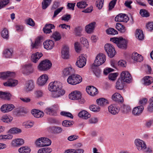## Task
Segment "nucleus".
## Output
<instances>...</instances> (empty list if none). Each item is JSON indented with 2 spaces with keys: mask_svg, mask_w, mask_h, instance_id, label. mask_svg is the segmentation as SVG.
I'll return each instance as SVG.
<instances>
[{
  "mask_svg": "<svg viewBox=\"0 0 153 153\" xmlns=\"http://www.w3.org/2000/svg\"><path fill=\"white\" fill-rule=\"evenodd\" d=\"M67 81L69 84L74 85L80 83L82 81V78L79 75L71 74L69 76Z\"/></svg>",
  "mask_w": 153,
  "mask_h": 153,
  "instance_id": "obj_1",
  "label": "nucleus"
},
{
  "mask_svg": "<svg viewBox=\"0 0 153 153\" xmlns=\"http://www.w3.org/2000/svg\"><path fill=\"white\" fill-rule=\"evenodd\" d=\"M110 41L115 43L119 48L125 49L127 48V42L123 38H110Z\"/></svg>",
  "mask_w": 153,
  "mask_h": 153,
  "instance_id": "obj_2",
  "label": "nucleus"
},
{
  "mask_svg": "<svg viewBox=\"0 0 153 153\" xmlns=\"http://www.w3.org/2000/svg\"><path fill=\"white\" fill-rule=\"evenodd\" d=\"M69 97L71 100H77L80 103H83L85 102V100L81 96L80 92L78 91H75L72 92L69 94Z\"/></svg>",
  "mask_w": 153,
  "mask_h": 153,
  "instance_id": "obj_3",
  "label": "nucleus"
},
{
  "mask_svg": "<svg viewBox=\"0 0 153 153\" xmlns=\"http://www.w3.org/2000/svg\"><path fill=\"white\" fill-rule=\"evenodd\" d=\"M51 143V140L46 137H40L37 140L36 144L39 147H42L44 146H48Z\"/></svg>",
  "mask_w": 153,
  "mask_h": 153,
  "instance_id": "obj_4",
  "label": "nucleus"
},
{
  "mask_svg": "<svg viewBox=\"0 0 153 153\" xmlns=\"http://www.w3.org/2000/svg\"><path fill=\"white\" fill-rule=\"evenodd\" d=\"M52 65L51 62L48 60L42 61L38 66V69L41 71H47L49 69Z\"/></svg>",
  "mask_w": 153,
  "mask_h": 153,
  "instance_id": "obj_5",
  "label": "nucleus"
},
{
  "mask_svg": "<svg viewBox=\"0 0 153 153\" xmlns=\"http://www.w3.org/2000/svg\"><path fill=\"white\" fill-rule=\"evenodd\" d=\"M106 60L105 56L103 53H100L96 57L94 64V66L97 67L103 64Z\"/></svg>",
  "mask_w": 153,
  "mask_h": 153,
  "instance_id": "obj_6",
  "label": "nucleus"
},
{
  "mask_svg": "<svg viewBox=\"0 0 153 153\" xmlns=\"http://www.w3.org/2000/svg\"><path fill=\"white\" fill-rule=\"evenodd\" d=\"M22 73L26 75L32 73L33 71V67L31 63H28L23 65L21 68Z\"/></svg>",
  "mask_w": 153,
  "mask_h": 153,
  "instance_id": "obj_7",
  "label": "nucleus"
},
{
  "mask_svg": "<svg viewBox=\"0 0 153 153\" xmlns=\"http://www.w3.org/2000/svg\"><path fill=\"white\" fill-rule=\"evenodd\" d=\"M104 48L109 57L112 58L115 55L116 51L113 46L110 44H107L105 45Z\"/></svg>",
  "mask_w": 153,
  "mask_h": 153,
  "instance_id": "obj_8",
  "label": "nucleus"
},
{
  "mask_svg": "<svg viewBox=\"0 0 153 153\" xmlns=\"http://www.w3.org/2000/svg\"><path fill=\"white\" fill-rule=\"evenodd\" d=\"M61 89H62V84L59 82H52L48 85L49 90L52 92Z\"/></svg>",
  "mask_w": 153,
  "mask_h": 153,
  "instance_id": "obj_9",
  "label": "nucleus"
},
{
  "mask_svg": "<svg viewBox=\"0 0 153 153\" xmlns=\"http://www.w3.org/2000/svg\"><path fill=\"white\" fill-rule=\"evenodd\" d=\"M121 80L127 83L131 82L132 77L128 71H123L120 74Z\"/></svg>",
  "mask_w": 153,
  "mask_h": 153,
  "instance_id": "obj_10",
  "label": "nucleus"
},
{
  "mask_svg": "<svg viewBox=\"0 0 153 153\" xmlns=\"http://www.w3.org/2000/svg\"><path fill=\"white\" fill-rule=\"evenodd\" d=\"M134 144L137 149L140 151L144 150L146 148V146L145 142L139 139L135 140Z\"/></svg>",
  "mask_w": 153,
  "mask_h": 153,
  "instance_id": "obj_11",
  "label": "nucleus"
},
{
  "mask_svg": "<svg viewBox=\"0 0 153 153\" xmlns=\"http://www.w3.org/2000/svg\"><path fill=\"white\" fill-rule=\"evenodd\" d=\"M59 109V106L57 104H54L50 108H46L45 112L48 114L51 115L56 116V111Z\"/></svg>",
  "mask_w": 153,
  "mask_h": 153,
  "instance_id": "obj_12",
  "label": "nucleus"
},
{
  "mask_svg": "<svg viewBox=\"0 0 153 153\" xmlns=\"http://www.w3.org/2000/svg\"><path fill=\"white\" fill-rule=\"evenodd\" d=\"M109 112L112 114L115 115L117 114L120 111V108L116 104H112L108 107Z\"/></svg>",
  "mask_w": 153,
  "mask_h": 153,
  "instance_id": "obj_13",
  "label": "nucleus"
},
{
  "mask_svg": "<svg viewBox=\"0 0 153 153\" xmlns=\"http://www.w3.org/2000/svg\"><path fill=\"white\" fill-rule=\"evenodd\" d=\"M48 79L47 75L45 74L41 76L38 79L37 83L39 85L42 86L45 85Z\"/></svg>",
  "mask_w": 153,
  "mask_h": 153,
  "instance_id": "obj_14",
  "label": "nucleus"
},
{
  "mask_svg": "<svg viewBox=\"0 0 153 153\" xmlns=\"http://www.w3.org/2000/svg\"><path fill=\"white\" fill-rule=\"evenodd\" d=\"M86 59L83 55L80 56L76 62V65L79 68H82L86 64Z\"/></svg>",
  "mask_w": 153,
  "mask_h": 153,
  "instance_id": "obj_15",
  "label": "nucleus"
},
{
  "mask_svg": "<svg viewBox=\"0 0 153 153\" xmlns=\"http://www.w3.org/2000/svg\"><path fill=\"white\" fill-rule=\"evenodd\" d=\"M128 20V16L125 14L120 13L117 16L115 20L117 22H127Z\"/></svg>",
  "mask_w": 153,
  "mask_h": 153,
  "instance_id": "obj_16",
  "label": "nucleus"
},
{
  "mask_svg": "<svg viewBox=\"0 0 153 153\" xmlns=\"http://www.w3.org/2000/svg\"><path fill=\"white\" fill-rule=\"evenodd\" d=\"M69 48L67 46H64L61 51V56L64 59H67L69 58Z\"/></svg>",
  "mask_w": 153,
  "mask_h": 153,
  "instance_id": "obj_17",
  "label": "nucleus"
},
{
  "mask_svg": "<svg viewBox=\"0 0 153 153\" xmlns=\"http://www.w3.org/2000/svg\"><path fill=\"white\" fill-rule=\"evenodd\" d=\"M86 91L88 93L92 96H94L98 93L97 89L93 86H87Z\"/></svg>",
  "mask_w": 153,
  "mask_h": 153,
  "instance_id": "obj_18",
  "label": "nucleus"
},
{
  "mask_svg": "<svg viewBox=\"0 0 153 153\" xmlns=\"http://www.w3.org/2000/svg\"><path fill=\"white\" fill-rule=\"evenodd\" d=\"M44 48L47 50H51L54 46V42L52 40H47L43 43Z\"/></svg>",
  "mask_w": 153,
  "mask_h": 153,
  "instance_id": "obj_19",
  "label": "nucleus"
},
{
  "mask_svg": "<svg viewBox=\"0 0 153 153\" xmlns=\"http://www.w3.org/2000/svg\"><path fill=\"white\" fill-rule=\"evenodd\" d=\"M15 75V74L13 72L7 71L0 73V78L3 79H6L9 77H13Z\"/></svg>",
  "mask_w": 153,
  "mask_h": 153,
  "instance_id": "obj_20",
  "label": "nucleus"
},
{
  "mask_svg": "<svg viewBox=\"0 0 153 153\" xmlns=\"http://www.w3.org/2000/svg\"><path fill=\"white\" fill-rule=\"evenodd\" d=\"M144 109V107L143 105L136 107L132 111V114L135 116H139L142 113Z\"/></svg>",
  "mask_w": 153,
  "mask_h": 153,
  "instance_id": "obj_21",
  "label": "nucleus"
},
{
  "mask_svg": "<svg viewBox=\"0 0 153 153\" xmlns=\"http://www.w3.org/2000/svg\"><path fill=\"white\" fill-rule=\"evenodd\" d=\"M48 129L49 131L55 134L61 133L63 130L61 127L57 126L50 127L48 128Z\"/></svg>",
  "mask_w": 153,
  "mask_h": 153,
  "instance_id": "obj_22",
  "label": "nucleus"
},
{
  "mask_svg": "<svg viewBox=\"0 0 153 153\" xmlns=\"http://www.w3.org/2000/svg\"><path fill=\"white\" fill-rule=\"evenodd\" d=\"M96 24V22H93L86 25L85 28L87 33L89 34L92 33L94 30Z\"/></svg>",
  "mask_w": 153,
  "mask_h": 153,
  "instance_id": "obj_23",
  "label": "nucleus"
},
{
  "mask_svg": "<svg viewBox=\"0 0 153 153\" xmlns=\"http://www.w3.org/2000/svg\"><path fill=\"white\" fill-rule=\"evenodd\" d=\"M18 84V81L17 80L9 79L7 82L4 83V85L5 86L12 87L16 86Z\"/></svg>",
  "mask_w": 153,
  "mask_h": 153,
  "instance_id": "obj_24",
  "label": "nucleus"
},
{
  "mask_svg": "<svg viewBox=\"0 0 153 153\" xmlns=\"http://www.w3.org/2000/svg\"><path fill=\"white\" fill-rule=\"evenodd\" d=\"M65 91L62 89L52 92V96L53 98H57L63 95L65 93Z\"/></svg>",
  "mask_w": 153,
  "mask_h": 153,
  "instance_id": "obj_25",
  "label": "nucleus"
},
{
  "mask_svg": "<svg viewBox=\"0 0 153 153\" xmlns=\"http://www.w3.org/2000/svg\"><path fill=\"white\" fill-rule=\"evenodd\" d=\"M55 26L53 24H46L43 29L44 33L46 34L52 32L51 29H54Z\"/></svg>",
  "mask_w": 153,
  "mask_h": 153,
  "instance_id": "obj_26",
  "label": "nucleus"
},
{
  "mask_svg": "<svg viewBox=\"0 0 153 153\" xmlns=\"http://www.w3.org/2000/svg\"><path fill=\"white\" fill-rule=\"evenodd\" d=\"M112 97L114 100L117 102L122 103L123 102V98L119 93H114L112 95Z\"/></svg>",
  "mask_w": 153,
  "mask_h": 153,
  "instance_id": "obj_27",
  "label": "nucleus"
},
{
  "mask_svg": "<svg viewBox=\"0 0 153 153\" xmlns=\"http://www.w3.org/2000/svg\"><path fill=\"white\" fill-rule=\"evenodd\" d=\"M42 56V53L38 52L33 54L31 56V61L33 62L36 63Z\"/></svg>",
  "mask_w": 153,
  "mask_h": 153,
  "instance_id": "obj_28",
  "label": "nucleus"
},
{
  "mask_svg": "<svg viewBox=\"0 0 153 153\" xmlns=\"http://www.w3.org/2000/svg\"><path fill=\"white\" fill-rule=\"evenodd\" d=\"M132 59L134 61L141 62L143 60V56L137 52L134 53L132 55Z\"/></svg>",
  "mask_w": 153,
  "mask_h": 153,
  "instance_id": "obj_29",
  "label": "nucleus"
},
{
  "mask_svg": "<svg viewBox=\"0 0 153 153\" xmlns=\"http://www.w3.org/2000/svg\"><path fill=\"white\" fill-rule=\"evenodd\" d=\"M24 143V140L22 139H17L12 140L11 144L14 146H19L23 145Z\"/></svg>",
  "mask_w": 153,
  "mask_h": 153,
  "instance_id": "obj_30",
  "label": "nucleus"
},
{
  "mask_svg": "<svg viewBox=\"0 0 153 153\" xmlns=\"http://www.w3.org/2000/svg\"><path fill=\"white\" fill-rule=\"evenodd\" d=\"M13 51L12 49H6L3 51L4 56L6 58H11L12 56Z\"/></svg>",
  "mask_w": 153,
  "mask_h": 153,
  "instance_id": "obj_31",
  "label": "nucleus"
},
{
  "mask_svg": "<svg viewBox=\"0 0 153 153\" xmlns=\"http://www.w3.org/2000/svg\"><path fill=\"white\" fill-rule=\"evenodd\" d=\"M34 87L33 82L30 80L27 82L26 83L25 88L27 91L32 90Z\"/></svg>",
  "mask_w": 153,
  "mask_h": 153,
  "instance_id": "obj_32",
  "label": "nucleus"
},
{
  "mask_svg": "<svg viewBox=\"0 0 153 153\" xmlns=\"http://www.w3.org/2000/svg\"><path fill=\"white\" fill-rule=\"evenodd\" d=\"M31 113L34 117L36 118H39L42 117L44 115V113L39 110L34 109L31 111Z\"/></svg>",
  "mask_w": 153,
  "mask_h": 153,
  "instance_id": "obj_33",
  "label": "nucleus"
},
{
  "mask_svg": "<svg viewBox=\"0 0 153 153\" xmlns=\"http://www.w3.org/2000/svg\"><path fill=\"white\" fill-rule=\"evenodd\" d=\"M11 95L9 93L0 91V98L4 100H10Z\"/></svg>",
  "mask_w": 153,
  "mask_h": 153,
  "instance_id": "obj_34",
  "label": "nucleus"
},
{
  "mask_svg": "<svg viewBox=\"0 0 153 153\" xmlns=\"http://www.w3.org/2000/svg\"><path fill=\"white\" fill-rule=\"evenodd\" d=\"M78 116L85 119H87L91 117V115L87 111L83 110L81 111L78 114Z\"/></svg>",
  "mask_w": 153,
  "mask_h": 153,
  "instance_id": "obj_35",
  "label": "nucleus"
},
{
  "mask_svg": "<svg viewBox=\"0 0 153 153\" xmlns=\"http://www.w3.org/2000/svg\"><path fill=\"white\" fill-rule=\"evenodd\" d=\"M73 70L70 67L65 68L63 71V75L64 76H67L73 73Z\"/></svg>",
  "mask_w": 153,
  "mask_h": 153,
  "instance_id": "obj_36",
  "label": "nucleus"
},
{
  "mask_svg": "<svg viewBox=\"0 0 153 153\" xmlns=\"http://www.w3.org/2000/svg\"><path fill=\"white\" fill-rule=\"evenodd\" d=\"M97 104L100 106H104L108 103V101L106 99L101 98L97 99L96 100Z\"/></svg>",
  "mask_w": 153,
  "mask_h": 153,
  "instance_id": "obj_37",
  "label": "nucleus"
},
{
  "mask_svg": "<svg viewBox=\"0 0 153 153\" xmlns=\"http://www.w3.org/2000/svg\"><path fill=\"white\" fill-rule=\"evenodd\" d=\"M124 82L120 79H118L116 83V88L118 90H122L124 87Z\"/></svg>",
  "mask_w": 153,
  "mask_h": 153,
  "instance_id": "obj_38",
  "label": "nucleus"
},
{
  "mask_svg": "<svg viewBox=\"0 0 153 153\" xmlns=\"http://www.w3.org/2000/svg\"><path fill=\"white\" fill-rule=\"evenodd\" d=\"M30 151V149L27 146L21 147L18 149L19 152L20 153H29Z\"/></svg>",
  "mask_w": 153,
  "mask_h": 153,
  "instance_id": "obj_39",
  "label": "nucleus"
},
{
  "mask_svg": "<svg viewBox=\"0 0 153 153\" xmlns=\"http://www.w3.org/2000/svg\"><path fill=\"white\" fill-rule=\"evenodd\" d=\"M135 36L137 38L140 40H143L144 37L142 30L137 29L136 30Z\"/></svg>",
  "mask_w": 153,
  "mask_h": 153,
  "instance_id": "obj_40",
  "label": "nucleus"
},
{
  "mask_svg": "<svg viewBox=\"0 0 153 153\" xmlns=\"http://www.w3.org/2000/svg\"><path fill=\"white\" fill-rule=\"evenodd\" d=\"M144 84L146 85H148L153 82V78L149 76H146L143 78Z\"/></svg>",
  "mask_w": 153,
  "mask_h": 153,
  "instance_id": "obj_41",
  "label": "nucleus"
},
{
  "mask_svg": "<svg viewBox=\"0 0 153 153\" xmlns=\"http://www.w3.org/2000/svg\"><path fill=\"white\" fill-rule=\"evenodd\" d=\"M1 35L3 38L8 39L9 37L8 31L6 28H4L1 32Z\"/></svg>",
  "mask_w": 153,
  "mask_h": 153,
  "instance_id": "obj_42",
  "label": "nucleus"
},
{
  "mask_svg": "<svg viewBox=\"0 0 153 153\" xmlns=\"http://www.w3.org/2000/svg\"><path fill=\"white\" fill-rule=\"evenodd\" d=\"M52 0H43L42 2V8L46 9L51 4Z\"/></svg>",
  "mask_w": 153,
  "mask_h": 153,
  "instance_id": "obj_43",
  "label": "nucleus"
},
{
  "mask_svg": "<svg viewBox=\"0 0 153 153\" xmlns=\"http://www.w3.org/2000/svg\"><path fill=\"white\" fill-rule=\"evenodd\" d=\"M40 38H38L35 39L34 43H32L31 46L32 48H38L40 43Z\"/></svg>",
  "mask_w": 153,
  "mask_h": 153,
  "instance_id": "obj_44",
  "label": "nucleus"
},
{
  "mask_svg": "<svg viewBox=\"0 0 153 153\" xmlns=\"http://www.w3.org/2000/svg\"><path fill=\"white\" fill-rule=\"evenodd\" d=\"M52 152V149L49 147H45L39 149L38 153H50Z\"/></svg>",
  "mask_w": 153,
  "mask_h": 153,
  "instance_id": "obj_45",
  "label": "nucleus"
},
{
  "mask_svg": "<svg viewBox=\"0 0 153 153\" xmlns=\"http://www.w3.org/2000/svg\"><path fill=\"white\" fill-rule=\"evenodd\" d=\"M52 36L56 41H59L61 38L60 34L57 31H56L54 32Z\"/></svg>",
  "mask_w": 153,
  "mask_h": 153,
  "instance_id": "obj_46",
  "label": "nucleus"
},
{
  "mask_svg": "<svg viewBox=\"0 0 153 153\" xmlns=\"http://www.w3.org/2000/svg\"><path fill=\"white\" fill-rule=\"evenodd\" d=\"M90 110L94 112H99L100 110V107L96 105H91L89 107Z\"/></svg>",
  "mask_w": 153,
  "mask_h": 153,
  "instance_id": "obj_47",
  "label": "nucleus"
},
{
  "mask_svg": "<svg viewBox=\"0 0 153 153\" xmlns=\"http://www.w3.org/2000/svg\"><path fill=\"white\" fill-rule=\"evenodd\" d=\"M140 13L143 17H147L149 16V13L145 9H141L140 11Z\"/></svg>",
  "mask_w": 153,
  "mask_h": 153,
  "instance_id": "obj_48",
  "label": "nucleus"
},
{
  "mask_svg": "<svg viewBox=\"0 0 153 153\" xmlns=\"http://www.w3.org/2000/svg\"><path fill=\"white\" fill-rule=\"evenodd\" d=\"M9 131L11 134H15L20 133L22 131L19 128L14 127L10 129Z\"/></svg>",
  "mask_w": 153,
  "mask_h": 153,
  "instance_id": "obj_49",
  "label": "nucleus"
},
{
  "mask_svg": "<svg viewBox=\"0 0 153 153\" xmlns=\"http://www.w3.org/2000/svg\"><path fill=\"white\" fill-rule=\"evenodd\" d=\"M1 120L3 122L8 123L12 120L13 118L8 116H4L2 117Z\"/></svg>",
  "mask_w": 153,
  "mask_h": 153,
  "instance_id": "obj_50",
  "label": "nucleus"
},
{
  "mask_svg": "<svg viewBox=\"0 0 153 153\" xmlns=\"http://www.w3.org/2000/svg\"><path fill=\"white\" fill-rule=\"evenodd\" d=\"M106 33L108 34L114 35L118 33L117 31L113 28H109L106 30Z\"/></svg>",
  "mask_w": 153,
  "mask_h": 153,
  "instance_id": "obj_51",
  "label": "nucleus"
},
{
  "mask_svg": "<svg viewBox=\"0 0 153 153\" xmlns=\"http://www.w3.org/2000/svg\"><path fill=\"white\" fill-rule=\"evenodd\" d=\"M82 30V28L80 26L76 27L74 29V31L75 33V35L78 36H80L81 32Z\"/></svg>",
  "mask_w": 153,
  "mask_h": 153,
  "instance_id": "obj_52",
  "label": "nucleus"
},
{
  "mask_svg": "<svg viewBox=\"0 0 153 153\" xmlns=\"http://www.w3.org/2000/svg\"><path fill=\"white\" fill-rule=\"evenodd\" d=\"M13 136L11 134H8L7 135H0V139H8L10 140L12 139Z\"/></svg>",
  "mask_w": 153,
  "mask_h": 153,
  "instance_id": "obj_53",
  "label": "nucleus"
},
{
  "mask_svg": "<svg viewBox=\"0 0 153 153\" xmlns=\"http://www.w3.org/2000/svg\"><path fill=\"white\" fill-rule=\"evenodd\" d=\"M121 110L124 113H127L130 111V108L128 105H123L121 108Z\"/></svg>",
  "mask_w": 153,
  "mask_h": 153,
  "instance_id": "obj_54",
  "label": "nucleus"
},
{
  "mask_svg": "<svg viewBox=\"0 0 153 153\" xmlns=\"http://www.w3.org/2000/svg\"><path fill=\"white\" fill-rule=\"evenodd\" d=\"M10 0H0V9L5 7L9 2Z\"/></svg>",
  "mask_w": 153,
  "mask_h": 153,
  "instance_id": "obj_55",
  "label": "nucleus"
},
{
  "mask_svg": "<svg viewBox=\"0 0 153 153\" xmlns=\"http://www.w3.org/2000/svg\"><path fill=\"white\" fill-rule=\"evenodd\" d=\"M23 125L26 128H29L32 127L33 126V123L31 121H29L24 122Z\"/></svg>",
  "mask_w": 153,
  "mask_h": 153,
  "instance_id": "obj_56",
  "label": "nucleus"
},
{
  "mask_svg": "<svg viewBox=\"0 0 153 153\" xmlns=\"http://www.w3.org/2000/svg\"><path fill=\"white\" fill-rule=\"evenodd\" d=\"M87 4L85 1H81L78 2L77 4V6L80 8H84L86 7Z\"/></svg>",
  "mask_w": 153,
  "mask_h": 153,
  "instance_id": "obj_57",
  "label": "nucleus"
},
{
  "mask_svg": "<svg viewBox=\"0 0 153 153\" xmlns=\"http://www.w3.org/2000/svg\"><path fill=\"white\" fill-rule=\"evenodd\" d=\"M103 4V0H97L96 3V6L99 9L102 8Z\"/></svg>",
  "mask_w": 153,
  "mask_h": 153,
  "instance_id": "obj_58",
  "label": "nucleus"
},
{
  "mask_svg": "<svg viewBox=\"0 0 153 153\" xmlns=\"http://www.w3.org/2000/svg\"><path fill=\"white\" fill-rule=\"evenodd\" d=\"M60 114L62 115L69 117L71 119L73 118V116L71 113L69 112H66L63 111H61L60 112Z\"/></svg>",
  "mask_w": 153,
  "mask_h": 153,
  "instance_id": "obj_59",
  "label": "nucleus"
},
{
  "mask_svg": "<svg viewBox=\"0 0 153 153\" xmlns=\"http://www.w3.org/2000/svg\"><path fill=\"white\" fill-rule=\"evenodd\" d=\"M118 75V73H111L108 76L109 79L111 80H114L116 79Z\"/></svg>",
  "mask_w": 153,
  "mask_h": 153,
  "instance_id": "obj_60",
  "label": "nucleus"
},
{
  "mask_svg": "<svg viewBox=\"0 0 153 153\" xmlns=\"http://www.w3.org/2000/svg\"><path fill=\"white\" fill-rule=\"evenodd\" d=\"M62 124L63 126L67 127L71 126L72 125L71 122L68 120H65L63 121Z\"/></svg>",
  "mask_w": 153,
  "mask_h": 153,
  "instance_id": "obj_61",
  "label": "nucleus"
},
{
  "mask_svg": "<svg viewBox=\"0 0 153 153\" xmlns=\"http://www.w3.org/2000/svg\"><path fill=\"white\" fill-rule=\"evenodd\" d=\"M117 1V0H113L110 2L109 4V10H111L114 7Z\"/></svg>",
  "mask_w": 153,
  "mask_h": 153,
  "instance_id": "obj_62",
  "label": "nucleus"
},
{
  "mask_svg": "<svg viewBox=\"0 0 153 153\" xmlns=\"http://www.w3.org/2000/svg\"><path fill=\"white\" fill-rule=\"evenodd\" d=\"M26 23L28 25L31 26H34L35 25V22L31 18H29L27 19Z\"/></svg>",
  "mask_w": 153,
  "mask_h": 153,
  "instance_id": "obj_63",
  "label": "nucleus"
},
{
  "mask_svg": "<svg viewBox=\"0 0 153 153\" xmlns=\"http://www.w3.org/2000/svg\"><path fill=\"white\" fill-rule=\"evenodd\" d=\"M146 28L149 31H152L153 30V22H149L146 26Z\"/></svg>",
  "mask_w": 153,
  "mask_h": 153,
  "instance_id": "obj_64",
  "label": "nucleus"
}]
</instances>
